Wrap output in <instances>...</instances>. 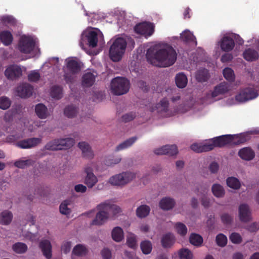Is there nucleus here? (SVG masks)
Masks as SVG:
<instances>
[{"label": "nucleus", "instance_id": "26", "mask_svg": "<svg viewBox=\"0 0 259 259\" xmlns=\"http://www.w3.org/2000/svg\"><path fill=\"white\" fill-rule=\"evenodd\" d=\"M96 75L89 72L85 73L82 77V84L83 87H90L93 85L95 81Z\"/></svg>", "mask_w": 259, "mask_h": 259}, {"label": "nucleus", "instance_id": "22", "mask_svg": "<svg viewBox=\"0 0 259 259\" xmlns=\"http://www.w3.org/2000/svg\"><path fill=\"white\" fill-rule=\"evenodd\" d=\"M238 155L243 160L249 161L253 159L255 153L250 147H245L241 149L238 152Z\"/></svg>", "mask_w": 259, "mask_h": 259}, {"label": "nucleus", "instance_id": "7", "mask_svg": "<svg viewBox=\"0 0 259 259\" xmlns=\"http://www.w3.org/2000/svg\"><path fill=\"white\" fill-rule=\"evenodd\" d=\"M35 45V42L32 38L22 36L19 39L18 49L22 53L29 54L34 49Z\"/></svg>", "mask_w": 259, "mask_h": 259}, {"label": "nucleus", "instance_id": "14", "mask_svg": "<svg viewBox=\"0 0 259 259\" xmlns=\"http://www.w3.org/2000/svg\"><path fill=\"white\" fill-rule=\"evenodd\" d=\"M33 87L30 84L24 83L20 84L17 88L18 96L22 98H27L32 95Z\"/></svg>", "mask_w": 259, "mask_h": 259}, {"label": "nucleus", "instance_id": "16", "mask_svg": "<svg viewBox=\"0 0 259 259\" xmlns=\"http://www.w3.org/2000/svg\"><path fill=\"white\" fill-rule=\"evenodd\" d=\"M5 74L9 79H16L22 75V70L18 66L12 65L6 69Z\"/></svg>", "mask_w": 259, "mask_h": 259}, {"label": "nucleus", "instance_id": "18", "mask_svg": "<svg viewBox=\"0 0 259 259\" xmlns=\"http://www.w3.org/2000/svg\"><path fill=\"white\" fill-rule=\"evenodd\" d=\"M235 46L234 39L228 36H223L220 42V47L223 51L228 52L232 51Z\"/></svg>", "mask_w": 259, "mask_h": 259}, {"label": "nucleus", "instance_id": "31", "mask_svg": "<svg viewBox=\"0 0 259 259\" xmlns=\"http://www.w3.org/2000/svg\"><path fill=\"white\" fill-rule=\"evenodd\" d=\"M35 111L37 116L41 119H45L48 117V109L41 103L38 104L35 106Z\"/></svg>", "mask_w": 259, "mask_h": 259}, {"label": "nucleus", "instance_id": "60", "mask_svg": "<svg viewBox=\"0 0 259 259\" xmlns=\"http://www.w3.org/2000/svg\"><path fill=\"white\" fill-rule=\"evenodd\" d=\"M136 117L134 112H130L123 115L122 116V120L124 122H127L133 120Z\"/></svg>", "mask_w": 259, "mask_h": 259}, {"label": "nucleus", "instance_id": "57", "mask_svg": "<svg viewBox=\"0 0 259 259\" xmlns=\"http://www.w3.org/2000/svg\"><path fill=\"white\" fill-rule=\"evenodd\" d=\"M202 146L203 152L211 151L213 150L215 147L212 139L204 144L202 145Z\"/></svg>", "mask_w": 259, "mask_h": 259}, {"label": "nucleus", "instance_id": "17", "mask_svg": "<svg viewBox=\"0 0 259 259\" xmlns=\"http://www.w3.org/2000/svg\"><path fill=\"white\" fill-rule=\"evenodd\" d=\"M239 217L241 222H247L251 220V211L246 204H240L239 207Z\"/></svg>", "mask_w": 259, "mask_h": 259}, {"label": "nucleus", "instance_id": "32", "mask_svg": "<svg viewBox=\"0 0 259 259\" xmlns=\"http://www.w3.org/2000/svg\"><path fill=\"white\" fill-rule=\"evenodd\" d=\"M175 81L178 88L183 89L186 86L188 79L186 75L184 73H179L177 74L175 77Z\"/></svg>", "mask_w": 259, "mask_h": 259}, {"label": "nucleus", "instance_id": "55", "mask_svg": "<svg viewBox=\"0 0 259 259\" xmlns=\"http://www.w3.org/2000/svg\"><path fill=\"white\" fill-rule=\"evenodd\" d=\"M229 239L230 241L234 244H240L242 240L241 235L236 232L231 233L229 236Z\"/></svg>", "mask_w": 259, "mask_h": 259}, {"label": "nucleus", "instance_id": "5", "mask_svg": "<svg viewBox=\"0 0 259 259\" xmlns=\"http://www.w3.org/2000/svg\"><path fill=\"white\" fill-rule=\"evenodd\" d=\"M136 177L134 173L124 172L111 177L109 180V183L113 186L124 185Z\"/></svg>", "mask_w": 259, "mask_h": 259}, {"label": "nucleus", "instance_id": "35", "mask_svg": "<svg viewBox=\"0 0 259 259\" xmlns=\"http://www.w3.org/2000/svg\"><path fill=\"white\" fill-rule=\"evenodd\" d=\"M13 218V214L11 212L8 210L3 211L0 215V223L3 225L9 224Z\"/></svg>", "mask_w": 259, "mask_h": 259}, {"label": "nucleus", "instance_id": "42", "mask_svg": "<svg viewBox=\"0 0 259 259\" xmlns=\"http://www.w3.org/2000/svg\"><path fill=\"white\" fill-rule=\"evenodd\" d=\"M51 96L53 98L59 100L62 97V88L59 85L52 87L51 91Z\"/></svg>", "mask_w": 259, "mask_h": 259}, {"label": "nucleus", "instance_id": "61", "mask_svg": "<svg viewBox=\"0 0 259 259\" xmlns=\"http://www.w3.org/2000/svg\"><path fill=\"white\" fill-rule=\"evenodd\" d=\"M71 248V242L70 241H65L61 246V250L64 253H68Z\"/></svg>", "mask_w": 259, "mask_h": 259}, {"label": "nucleus", "instance_id": "33", "mask_svg": "<svg viewBox=\"0 0 259 259\" xmlns=\"http://www.w3.org/2000/svg\"><path fill=\"white\" fill-rule=\"evenodd\" d=\"M150 211V208L149 206L146 204L141 205L137 208L136 215L139 218H144L148 215Z\"/></svg>", "mask_w": 259, "mask_h": 259}, {"label": "nucleus", "instance_id": "46", "mask_svg": "<svg viewBox=\"0 0 259 259\" xmlns=\"http://www.w3.org/2000/svg\"><path fill=\"white\" fill-rule=\"evenodd\" d=\"M168 101L166 99H162L156 106L158 112H166L168 110Z\"/></svg>", "mask_w": 259, "mask_h": 259}, {"label": "nucleus", "instance_id": "41", "mask_svg": "<svg viewBox=\"0 0 259 259\" xmlns=\"http://www.w3.org/2000/svg\"><path fill=\"white\" fill-rule=\"evenodd\" d=\"M140 247L142 252L145 254L151 253L152 249V244L149 240H144L141 242Z\"/></svg>", "mask_w": 259, "mask_h": 259}, {"label": "nucleus", "instance_id": "1", "mask_svg": "<svg viewBox=\"0 0 259 259\" xmlns=\"http://www.w3.org/2000/svg\"><path fill=\"white\" fill-rule=\"evenodd\" d=\"M146 57L151 64L160 67H166L173 65L177 58L176 50L170 45L162 47L154 45L147 51Z\"/></svg>", "mask_w": 259, "mask_h": 259}, {"label": "nucleus", "instance_id": "13", "mask_svg": "<svg viewBox=\"0 0 259 259\" xmlns=\"http://www.w3.org/2000/svg\"><path fill=\"white\" fill-rule=\"evenodd\" d=\"M178 152V148L175 145H165L154 150V153L156 155H168L173 156L176 155Z\"/></svg>", "mask_w": 259, "mask_h": 259}, {"label": "nucleus", "instance_id": "6", "mask_svg": "<svg viewBox=\"0 0 259 259\" xmlns=\"http://www.w3.org/2000/svg\"><path fill=\"white\" fill-rule=\"evenodd\" d=\"M257 92L253 88H245L241 89L238 94L235 96V99L240 103H244L256 98Z\"/></svg>", "mask_w": 259, "mask_h": 259}, {"label": "nucleus", "instance_id": "8", "mask_svg": "<svg viewBox=\"0 0 259 259\" xmlns=\"http://www.w3.org/2000/svg\"><path fill=\"white\" fill-rule=\"evenodd\" d=\"M154 25L153 23L148 22H144L137 24L134 28L135 31L147 38L151 36L154 32Z\"/></svg>", "mask_w": 259, "mask_h": 259}, {"label": "nucleus", "instance_id": "10", "mask_svg": "<svg viewBox=\"0 0 259 259\" xmlns=\"http://www.w3.org/2000/svg\"><path fill=\"white\" fill-rule=\"evenodd\" d=\"M41 141V138H31L19 141L16 144L21 149H30L38 145Z\"/></svg>", "mask_w": 259, "mask_h": 259}, {"label": "nucleus", "instance_id": "59", "mask_svg": "<svg viewBox=\"0 0 259 259\" xmlns=\"http://www.w3.org/2000/svg\"><path fill=\"white\" fill-rule=\"evenodd\" d=\"M39 73L36 71L31 72L28 75V79L30 81L36 82L39 79Z\"/></svg>", "mask_w": 259, "mask_h": 259}, {"label": "nucleus", "instance_id": "36", "mask_svg": "<svg viewBox=\"0 0 259 259\" xmlns=\"http://www.w3.org/2000/svg\"><path fill=\"white\" fill-rule=\"evenodd\" d=\"M137 140V137H133L123 142L118 145L115 149L116 151H118L126 149L132 146Z\"/></svg>", "mask_w": 259, "mask_h": 259}, {"label": "nucleus", "instance_id": "64", "mask_svg": "<svg viewBox=\"0 0 259 259\" xmlns=\"http://www.w3.org/2000/svg\"><path fill=\"white\" fill-rule=\"evenodd\" d=\"M101 254L104 259H110L111 257V252L108 248H104L101 251Z\"/></svg>", "mask_w": 259, "mask_h": 259}, {"label": "nucleus", "instance_id": "9", "mask_svg": "<svg viewBox=\"0 0 259 259\" xmlns=\"http://www.w3.org/2000/svg\"><path fill=\"white\" fill-rule=\"evenodd\" d=\"M99 212L97 213L96 218L93 220L91 224L93 225H102L109 218V212L106 211L105 206H100V204L97 206Z\"/></svg>", "mask_w": 259, "mask_h": 259}, {"label": "nucleus", "instance_id": "50", "mask_svg": "<svg viewBox=\"0 0 259 259\" xmlns=\"http://www.w3.org/2000/svg\"><path fill=\"white\" fill-rule=\"evenodd\" d=\"M223 75L226 80L232 82L235 80V75L233 70L230 68H226L223 70Z\"/></svg>", "mask_w": 259, "mask_h": 259}, {"label": "nucleus", "instance_id": "28", "mask_svg": "<svg viewBox=\"0 0 259 259\" xmlns=\"http://www.w3.org/2000/svg\"><path fill=\"white\" fill-rule=\"evenodd\" d=\"M0 40L5 46H8L12 43L13 36L9 31H3L0 33Z\"/></svg>", "mask_w": 259, "mask_h": 259}, {"label": "nucleus", "instance_id": "39", "mask_svg": "<svg viewBox=\"0 0 259 259\" xmlns=\"http://www.w3.org/2000/svg\"><path fill=\"white\" fill-rule=\"evenodd\" d=\"M189 241L194 246H200L203 243V238L198 234L192 233L189 237Z\"/></svg>", "mask_w": 259, "mask_h": 259}, {"label": "nucleus", "instance_id": "47", "mask_svg": "<svg viewBox=\"0 0 259 259\" xmlns=\"http://www.w3.org/2000/svg\"><path fill=\"white\" fill-rule=\"evenodd\" d=\"M234 139L231 144L235 145H240L244 143L248 140L247 136L244 134L239 135H233Z\"/></svg>", "mask_w": 259, "mask_h": 259}, {"label": "nucleus", "instance_id": "27", "mask_svg": "<svg viewBox=\"0 0 259 259\" xmlns=\"http://www.w3.org/2000/svg\"><path fill=\"white\" fill-rule=\"evenodd\" d=\"M175 204L174 199L169 197L162 198L159 202L160 207L164 210H168L172 209Z\"/></svg>", "mask_w": 259, "mask_h": 259}, {"label": "nucleus", "instance_id": "56", "mask_svg": "<svg viewBox=\"0 0 259 259\" xmlns=\"http://www.w3.org/2000/svg\"><path fill=\"white\" fill-rule=\"evenodd\" d=\"M69 202L67 200L64 201L60 205V211L62 214H68L70 213L71 210L68 208Z\"/></svg>", "mask_w": 259, "mask_h": 259}, {"label": "nucleus", "instance_id": "2", "mask_svg": "<svg viewBox=\"0 0 259 259\" xmlns=\"http://www.w3.org/2000/svg\"><path fill=\"white\" fill-rule=\"evenodd\" d=\"M126 45L127 42L123 38L119 37L114 40L109 50L110 57L113 61L118 62L121 59Z\"/></svg>", "mask_w": 259, "mask_h": 259}, {"label": "nucleus", "instance_id": "11", "mask_svg": "<svg viewBox=\"0 0 259 259\" xmlns=\"http://www.w3.org/2000/svg\"><path fill=\"white\" fill-rule=\"evenodd\" d=\"M84 171L87 175L84 178V183L89 188H92L98 182L97 177L94 174L92 167L90 166L84 168Z\"/></svg>", "mask_w": 259, "mask_h": 259}, {"label": "nucleus", "instance_id": "51", "mask_svg": "<svg viewBox=\"0 0 259 259\" xmlns=\"http://www.w3.org/2000/svg\"><path fill=\"white\" fill-rule=\"evenodd\" d=\"M179 254L180 259H192L193 257L192 252L187 248L180 249Z\"/></svg>", "mask_w": 259, "mask_h": 259}, {"label": "nucleus", "instance_id": "25", "mask_svg": "<svg viewBox=\"0 0 259 259\" xmlns=\"http://www.w3.org/2000/svg\"><path fill=\"white\" fill-rule=\"evenodd\" d=\"M175 242L174 235L171 233H168L164 235L161 240V245L164 248L170 247Z\"/></svg>", "mask_w": 259, "mask_h": 259}, {"label": "nucleus", "instance_id": "48", "mask_svg": "<svg viewBox=\"0 0 259 259\" xmlns=\"http://www.w3.org/2000/svg\"><path fill=\"white\" fill-rule=\"evenodd\" d=\"M3 24L6 26H15L17 24L16 20L11 16H4L1 19Z\"/></svg>", "mask_w": 259, "mask_h": 259}, {"label": "nucleus", "instance_id": "29", "mask_svg": "<svg viewBox=\"0 0 259 259\" xmlns=\"http://www.w3.org/2000/svg\"><path fill=\"white\" fill-rule=\"evenodd\" d=\"M258 52L252 49L249 48L244 52L243 57L248 61H253L258 58Z\"/></svg>", "mask_w": 259, "mask_h": 259}, {"label": "nucleus", "instance_id": "38", "mask_svg": "<svg viewBox=\"0 0 259 259\" xmlns=\"http://www.w3.org/2000/svg\"><path fill=\"white\" fill-rule=\"evenodd\" d=\"M208 78V71L206 69H200L196 74V79L199 82H205L207 80Z\"/></svg>", "mask_w": 259, "mask_h": 259}, {"label": "nucleus", "instance_id": "15", "mask_svg": "<svg viewBox=\"0 0 259 259\" xmlns=\"http://www.w3.org/2000/svg\"><path fill=\"white\" fill-rule=\"evenodd\" d=\"M66 67L71 74H75L80 71L82 66L81 62L73 58L66 60Z\"/></svg>", "mask_w": 259, "mask_h": 259}, {"label": "nucleus", "instance_id": "53", "mask_svg": "<svg viewBox=\"0 0 259 259\" xmlns=\"http://www.w3.org/2000/svg\"><path fill=\"white\" fill-rule=\"evenodd\" d=\"M215 241L218 246L224 247L227 244V238L223 234L220 233L216 236Z\"/></svg>", "mask_w": 259, "mask_h": 259}, {"label": "nucleus", "instance_id": "30", "mask_svg": "<svg viewBox=\"0 0 259 259\" xmlns=\"http://www.w3.org/2000/svg\"><path fill=\"white\" fill-rule=\"evenodd\" d=\"M88 45L92 48H95L98 41V34L95 31H90L87 34Z\"/></svg>", "mask_w": 259, "mask_h": 259}, {"label": "nucleus", "instance_id": "62", "mask_svg": "<svg viewBox=\"0 0 259 259\" xmlns=\"http://www.w3.org/2000/svg\"><path fill=\"white\" fill-rule=\"evenodd\" d=\"M246 229L250 232H255L259 229V226L256 223H253L248 225Z\"/></svg>", "mask_w": 259, "mask_h": 259}, {"label": "nucleus", "instance_id": "3", "mask_svg": "<svg viewBox=\"0 0 259 259\" xmlns=\"http://www.w3.org/2000/svg\"><path fill=\"white\" fill-rule=\"evenodd\" d=\"M130 83L128 79L122 77L113 79L111 83L112 93L115 95H122L127 93L130 89Z\"/></svg>", "mask_w": 259, "mask_h": 259}, {"label": "nucleus", "instance_id": "12", "mask_svg": "<svg viewBox=\"0 0 259 259\" xmlns=\"http://www.w3.org/2000/svg\"><path fill=\"white\" fill-rule=\"evenodd\" d=\"M234 139L231 135H222L212 139L215 147H223L227 144H230Z\"/></svg>", "mask_w": 259, "mask_h": 259}, {"label": "nucleus", "instance_id": "21", "mask_svg": "<svg viewBox=\"0 0 259 259\" xmlns=\"http://www.w3.org/2000/svg\"><path fill=\"white\" fill-rule=\"evenodd\" d=\"M78 147L81 150L83 157L88 159H92L94 153L90 145L85 142H80L78 144Z\"/></svg>", "mask_w": 259, "mask_h": 259}, {"label": "nucleus", "instance_id": "54", "mask_svg": "<svg viewBox=\"0 0 259 259\" xmlns=\"http://www.w3.org/2000/svg\"><path fill=\"white\" fill-rule=\"evenodd\" d=\"M221 219L224 225H229L231 224L233 217L228 213H224L221 215Z\"/></svg>", "mask_w": 259, "mask_h": 259}, {"label": "nucleus", "instance_id": "19", "mask_svg": "<svg viewBox=\"0 0 259 259\" xmlns=\"http://www.w3.org/2000/svg\"><path fill=\"white\" fill-rule=\"evenodd\" d=\"M39 247L46 258L50 259L52 257V245L50 241L41 240L39 243Z\"/></svg>", "mask_w": 259, "mask_h": 259}, {"label": "nucleus", "instance_id": "49", "mask_svg": "<svg viewBox=\"0 0 259 259\" xmlns=\"http://www.w3.org/2000/svg\"><path fill=\"white\" fill-rule=\"evenodd\" d=\"M175 227L177 232L182 236H184L187 233L186 226L182 223L178 222L175 224Z\"/></svg>", "mask_w": 259, "mask_h": 259}, {"label": "nucleus", "instance_id": "24", "mask_svg": "<svg viewBox=\"0 0 259 259\" xmlns=\"http://www.w3.org/2000/svg\"><path fill=\"white\" fill-rule=\"evenodd\" d=\"M182 40L188 44H191L194 47L197 45V41L195 36L189 30L184 31L181 35Z\"/></svg>", "mask_w": 259, "mask_h": 259}, {"label": "nucleus", "instance_id": "37", "mask_svg": "<svg viewBox=\"0 0 259 259\" xmlns=\"http://www.w3.org/2000/svg\"><path fill=\"white\" fill-rule=\"evenodd\" d=\"M112 237L116 242H120L123 239V232L119 227L114 228L112 231Z\"/></svg>", "mask_w": 259, "mask_h": 259}, {"label": "nucleus", "instance_id": "4", "mask_svg": "<svg viewBox=\"0 0 259 259\" xmlns=\"http://www.w3.org/2000/svg\"><path fill=\"white\" fill-rule=\"evenodd\" d=\"M74 143V139L71 138L55 139L48 142L45 145V149L51 151L67 149L71 147Z\"/></svg>", "mask_w": 259, "mask_h": 259}, {"label": "nucleus", "instance_id": "44", "mask_svg": "<svg viewBox=\"0 0 259 259\" xmlns=\"http://www.w3.org/2000/svg\"><path fill=\"white\" fill-rule=\"evenodd\" d=\"M211 189L213 194L217 197H222L225 195L224 188L220 184L213 185Z\"/></svg>", "mask_w": 259, "mask_h": 259}, {"label": "nucleus", "instance_id": "40", "mask_svg": "<svg viewBox=\"0 0 259 259\" xmlns=\"http://www.w3.org/2000/svg\"><path fill=\"white\" fill-rule=\"evenodd\" d=\"M64 113L68 118H73L78 113V109L73 105H69L65 108Z\"/></svg>", "mask_w": 259, "mask_h": 259}, {"label": "nucleus", "instance_id": "34", "mask_svg": "<svg viewBox=\"0 0 259 259\" xmlns=\"http://www.w3.org/2000/svg\"><path fill=\"white\" fill-rule=\"evenodd\" d=\"M226 183L229 187L234 190H238L241 187L239 180L234 177H228L226 180Z\"/></svg>", "mask_w": 259, "mask_h": 259}, {"label": "nucleus", "instance_id": "45", "mask_svg": "<svg viewBox=\"0 0 259 259\" xmlns=\"http://www.w3.org/2000/svg\"><path fill=\"white\" fill-rule=\"evenodd\" d=\"M86 247L82 244H77L74 246L72 253L76 256H81L87 253Z\"/></svg>", "mask_w": 259, "mask_h": 259}, {"label": "nucleus", "instance_id": "20", "mask_svg": "<svg viewBox=\"0 0 259 259\" xmlns=\"http://www.w3.org/2000/svg\"><path fill=\"white\" fill-rule=\"evenodd\" d=\"M105 206L106 211L109 212V216L110 215H115L121 212V208L117 205L112 204L109 200L100 204V206Z\"/></svg>", "mask_w": 259, "mask_h": 259}, {"label": "nucleus", "instance_id": "43", "mask_svg": "<svg viewBox=\"0 0 259 259\" xmlns=\"http://www.w3.org/2000/svg\"><path fill=\"white\" fill-rule=\"evenodd\" d=\"M12 249L15 252L22 254L27 251V246L24 243L17 242L13 245Z\"/></svg>", "mask_w": 259, "mask_h": 259}, {"label": "nucleus", "instance_id": "23", "mask_svg": "<svg viewBox=\"0 0 259 259\" xmlns=\"http://www.w3.org/2000/svg\"><path fill=\"white\" fill-rule=\"evenodd\" d=\"M229 85L226 82H222L216 86L211 93L212 98H215L220 95H223L229 90Z\"/></svg>", "mask_w": 259, "mask_h": 259}, {"label": "nucleus", "instance_id": "58", "mask_svg": "<svg viewBox=\"0 0 259 259\" xmlns=\"http://www.w3.org/2000/svg\"><path fill=\"white\" fill-rule=\"evenodd\" d=\"M126 243L129 247L135 249L137 247L136 236L133 235L128 237L127 238Z\"/></svg>", "mask_w": 259, "mask_h": 259}, {"label": "nucleus", "instance_id": "52", "mask_svg": "<svg viewBox=\"0 0 259 259\" xmlns=\"http://www.w3.org/2000/svg\"><path fill=\"white\" fill-rule=\"evenodd\" d=\"M11 105L10 99L6 96L0 98V108L3 110L8 109Z\"/></svg>", "mask_w": 259, "mask_h": 259}, {"label": "nucleus", "instance_id": "63", "mask_svg": "<svg viewBox=\"0 0 259 259\" xmlns=\"http://www.w3.org/2000/svg\"><path fill=\"white\" fill-rule=\"evenodd\" d=\"M219 165L218 163L216 162H211L209 166V169L211 173L215 174L217 173L219 170Z\"/></svg>", "mask_w": 259, "mask_h": 259}]
</instances>
